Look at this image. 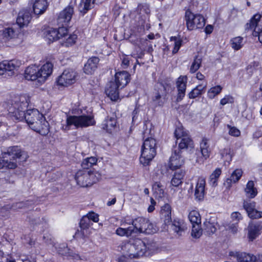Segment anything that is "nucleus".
Returning <instances> with one entry per match:
<instances>
[{
  "mask_svg": "<svg viewBox=\"0 0 262 262\" xmlns=\"http://www.w3.org/2000/svg\"><path fill=\"white\" fill-rule=\"evenodd\" d=\"M58 36L61 45L65 47L72 46L75 44L77 38L76 34H59Z\"/></svg>",
  "mask_w": 262,
  "mask_h": 262,
  "instance_id": "obj_22",
  "label": "nucleus"
},
{
  "mask_svg": "<svg viewBox=\"0 0 262 262\" xmlns=\"http://www.w3.org/2000/svg\"><path fill=\"white\" fill-rule=\"evenodd\" d=\"M204 230L208 234H212L216 231V224L212 222L211 220L205 221L204 223Z\"/></svg>",
  "mask_w": 262,
  "mask_h": 262,
  "instance_id": "obj_43",
  "label": "nucleus"
},
{
  "mask_svg": "<svg viewBox=\"0 0 262 262\" xmlns=\"http://www.w3.org/2000/svg\"><path fill=\"white\" fill-rule=\"evenodd\" d=\"M205 185V179L203 177L199 178L195 185L194 190L195 199L198 201L203 200L204 198Z\"/></svg>",
  "mask_w": 262,
  "mask_h": 262,
  "instance_id": "obj_19",
  "label": "nucleus"
},
{
  "mask_svg": "<svg viewBox=\"0 0 262 262\" xmlns=\"http://www.w3.org/2000/svg\"><path fill=\"white\" fill-rule=\"evenodd\" d=\"M100 176L89 169H84L77 171L75 179L77 184L81 187H88L96 183Z\"/></svg>",
  "mask_w": 262,
  "mask_h": 262,
  "instance_id": "obj_8",
  "label": "nucleus"
},
{
  "mask_svg": "<svg viewBox=\"0 0 262 262\" xmlns=\"http://www.w3.org/2000/svg\"><path fill=\"white\" fill-rule=\"evenodd\" d=\"M262 225L260 223H251L248 226V237L252 241L260 234Z\"/></svg>",
  "mask_w": 262,
  "mask_h": 262,
  "instance_id": "obj_25",
  "label": "nucleus"
},
{
  "mask_svg": "<svg viewBox=\"0 0 262 262\" xmlns=\"http://www.w3.org/2000/svg\"><path fill=\"white\" fill-rule=\"evenodd\" d=\"M95 123L94 117L91 115L69 116L66 119V124L63 125L62 129L64 131H68L70 129L71 126L72 125L77 128L79 127H86L93 125Z\"/></svg>",
  "mask_w": 262,
  "mask_h": 262,
  "instance_id": "obj_6",
  "label": "nucleus"
},
{
  "mask_svg": "<svg viewBox=\"0 0 262 262\" xmlns=\"http://www.w3.org/2000/svg\"><path fill=\"white\" fill-rule=\"evenodd\" d=\"M122 59V66L123 69H126L129 65V60L126 56H123Z\"/></svg>",
  "mask_w": 262,
  "mask_h": 262,
  "instance_id": "obj_61",
  "label": "nucleus"
},
{
  "mask_svg": "<svg viewBox=\"0 0 262 262\" xmlns=\"http://www.w3.org/2000/svg\"><path fill=\"white\" fill-rule=\"evenodd\" d=\"M48 7L47 0H36L33 5L34 14L40 15L45 12Z\"/></svg>",
  "mask_w": 262,
  "mask_h": 262,
  "instance_id": "obj_27",
  "label": "nucleus"
},
{
  "mask_svg": "<svg viewBox=\"0 0 262 262\" xmlns=\"http://www.w3.org/2000/svg\"><path fill=\"white\" fill-rule=\"evenodd\" d=\"M255 202L250 201H244L243 207L246 210L248 215L249 213L251 212L252 210L255 209Z\"/></svg>",
  "mask_w": 262,
  "mask_h": 262,
  "instance_id": "obj_51",
  "label": "nucleus"
},
{
  "mask_svg": "<svg viewBox=\"0 0 262 262\" xmlns=\"http://www.w3.org/2000/svg\"><path fill=\"white\" fill-rule=\"evenodd\" d=\"M188 218L192 225L200 224L201 219L200 213L196 210H192L189 213Z\"/></svg>",
  "mask_w": 262,
  "mask_h": 262,
  "instance_id": "obj_40",
  "label": "nucleus"
},
{
  "mask_svg": "<svg viewBox=\"0 0 262 262\" xmlns=\"http://www.w3.org/2000/svg\"><path fill=\"white\" fill-rule=\"evenodd\" d=\"M27 106L28 103L27 101H22L20 102H15L13 105L14 110L12 111L10 108V112L12 114V116L16 120L23 121L25 119L29 125L33 124L37 119L43 117L36 109L29 110L25 113Z\"/></svg>",
  "mask_w": 262,
  "mask_h": 262,
  "instance_id": "obj_2",
  "label": "nucleus"
},
{
  "mask_svg": "<svg viewBox=\"0 0 262 262\" xmlns=\"http://www.w3.org/2000/svg\"><path fill=\"white\" fill-rule=\"evenodd\" d=\"M126 38L129 39L130 42L137 45L140 48L146 44V39L139 38L137 36V34H130V35L126 34Z\"/></svg>",
  "mask_w": 262,
  "mask_h": 262,
  "instance_id": "obj_35",
  "label": "nucleus"
},
{
  "mask_svg": "<svg viewBox=\"0 0 262 262\" xmlns=\"http://www.w3.org/2000/svg\"><path fill=\"white\" fill-rule=\"evenodd\" d=\"M227 127L229 129V134L230 135L234 137H239L240 136L241 132L236 127L227 125Z\"/></svg>",
  "mask_w": 262,
  "mask_h": 262,
  "instance_id": "obj_55",
  "label": "nucleus"
},
{
  "mask_svg": "<svg viewBox=\"0 0 262 262\" xmlns=\"http://www.w3.org/2000/svg\"><path fill=\"white\" fill-rule=\"evenodd\" d=\"M160 216L165 225L171 222V208L170 205L165 204L161 207Z\"/></svg>",
  "mask_w": 262,
  "mask_h": 262,
  "instance_id": "obj_24",
  "label": "nucleus"
},
{
  "mask_svg": "<svg viewBox=\"0 0 262 262\" xmlns=\"http://www.w3.org/2000/svg\"><path fill=\"white\" fill-rule=\"evenodd\" d=\"M6 64L4 61L0 62V75H3L6 72Z\"/></svg>",
  "mask_w": 262,
  "mask_h": 262,
  "instance_id": "obj_62",
  "label": "nucleus"
},
{
  "mask_svg": "<svg viewBox=\"0 0 262 262\" xmlns=\"http://www.w3.org/2000/svg\"><path fill=\"white\" fill-rule=\"evenodd\" d=\"M187 79L186 76H180L177 80L176 86L178 90L177 101H181L185 95Z\"/></svg>",
  "mask_w": 262,
  "mask_h": 262,
  "instance_id": "obj_17",
  "label": "nucleus"
},
{
  "mask_svg": "<svg viewBox=\"0 0 262 262\" xmlns=\"http://www.w3.org/2000/svg\"><path fill=\"white\" fill-rule=\"evenodd\" d=\"M248 216L251 219H259L262 217V211H258L256 209L249 213Z\"/></svg>",
  "mask_w": 262,
  "mask_h": 262,
  "instance_id": "obj_57",
  "label": "nucleus"
},
{
  "mask_svg": "<svg viewBox=\"0 0 262 262\" xmlns=\"http://www.w3.org/2000/svg\"><path fill=\"white\" fill-rule=\"evenodd\" d=\"M22 155L20 149L17 146L9 147L7 152L5 153L4 159L0 160V169L6 168L8 169H14L17 166L16 159L20 158ZM4 173L0 174V179H4L6 182L13 183L14 179L13 176L8 173L6 176L3 177Z\"/></svg>",
  "mask_w": 262,
  "mask_h": 262,
  "instance_id": "obj_1",
  "label": "nucleus"
},
{
  "mask_svg": "<svg viewBox=\"0 0 262 262\" xmlns=\"http://www.w3.org/2000/svg\"><path fill=\"white\" fill-rule=\"evenodd\" d=\"M247 71L250 75H257L261 73V67L258 62H253L248 66Z\"/></svg>",
  "mask_w": 262,
  "mask_h": 262,
  "instance_id": "obj_37",
  "label": "nucleus"
},
{
  "mask_svg": "<svg viewBox=\"0 0 262 262\" xmlns=\"http://www.w3.org/2000/svg\"><path fill=\"white\" fill-rule=\"evenodd\" d=\"M133 225L134 233H145L146 234H152L157 232V229L147 219L138 217L131 222Z\"/></svg>",
  "mask_w": 262,
  "mask_h": 262,
  "instance_id": "obj_9",
  "label": "nucleus"
},
{
  "mask_svg": "<svg viewBox=\"0 0 262 262\" xmlns=\"http://www.w3.org/2000/svg\"><path fill=\"white\" fill-rule=\"evenodd\" d=\"M148 249L145 243L140 238L130 239L122 247L125 256L130 258L143 256Z\"/></svg>",
  "mask_w": 262,
  "mask_h": 262,
  "instance_id": "obj_4",
  "label": "nucleus"
},
{
  "mask_svg": "<svg viewBox=\"0 0 262 262\" xmlns=\"http://www.w3.org/2000/svg\"><path fill=\"white\" fill-rule=\"evenodd\" d=\"M246 196L249 199L254 198L257 194L256 188L254 187L253 181H250L246 185L245 188Z\"/></svg>",
  "mask_w": 262,
  "mask_h": 262,
  "instance_id": "obj_33",
  "label": "nucleus"
},
{
  "mask_svg": "<svg viewBox=\"0 0 262 262\" xmlns=\"http://www.w3.org/2000/svg\"><path fill=\"white\" fill-rule=\"evenodd\" d=\"M31 19V15L28 10H23L18 13L16 23L20 28L27 26Z\"/></svg>",
  "mask_w": 262,
  "mask_h": 262,
  "instance_id": "obj_21",
  "label": "nucleus"
},
{
  "mask_svg": "<svg viewBox=\"0 0 262 262\" xmlns=\"http://www.w3.org/2000/svg\"><path fill=\"white\" fill-rule=\"evenodd\" d=\"M166 90V88L162 85L161 88H159L158 91L155 93V95L152 97V100L156 106H162L164 104V101L162 99H164L165 94L163 92Z\"/></svg>",
  "mask_w": 262,
  "mask_h": 262,
  "instance_id": "obj_28",
  "label": "nucleus"
},
{
  "mask_svg": "<svg viewBox=\"0 0 262 262\" xmlns=\"http://www.w3.org/2000/svg\"><path fill=\"white\" fill-rule=\"evenodd\" d=\"M148 125L151 127V124L149 123H145L144 124V127H145L146 129H145L143 132V138L147 137L148 135L151 134V128L150 127L149 128H147Z\"/></svg>",
  "mask_w": 262,
  "mask_h": 262,
  "instance_id": "obj_59",
  "label": "nucleus"
},
{
  "mask_svg": "<svg viewBox=\"0 0 262 262\" xmlns=\"http://www.w3.org/2000/svg\"><path fill=\"white\" fill-rule=\"evenodd\" d=\"M185 176V172L182 170L176 171L173 175L171 184L174 187H178L182 183V180Z\"/></svg>",
  "mask_w": 262,
  "mask_h": 262,
  "instance_id": "obj_36",
  "label": "nucleus"
},
{
  "mask_svg": "<svg viewBox=\"0 0 262 262\" xmlns=\"http://www.w3.org/2000/svg\"><path fill=\"white\" fill-rule=\"evenodd\" d=\"M245 30L252 33H262V17L259 13L254 15L245 26Z\"/></svg>",
  "mask_w": 262,
  "mask_h": 262,
  "instance_id": "obj_12",
  "label": "nucleus"
},
{
  "mask_svg": "<svg viewBox=\"0 0 262 262\" xmlns=\"http://www.w3.org/2000/svg\"><path fill=\"white\" fill-rule=\"evenodd\" d=\"M129 73L126 71L119 72L116 73L113 81L120 86V89H122L129 81Z\"/></svg>",
  "mask_w": 262,
  "mask_h": 262,
  "instance_id": "obj_20",
  "label": "nucleus"
},
{
  "mask_svg": "<svg viewBox=\"0 0 262 262\" xmlns=\"http://www.w3.org/2000/svg\"><path fill=\"white\" fill-rule=\"evenodd\" d=\"M185 18L189 31H195L196 29L203 28L205 25V20L203 15L194 14L189 10L186 11Z\"/></svg>",
  "mask_w": 262,
  "mask_h": 262,
  "instance_id": "obj_10",
  "label": "nucleus"
},
{
  "mask_svg": "<svg viewBox=\"0 0 262 262\" xmlns=\"http://www.w3.org/2000/svg\"><path fill=\"white\" fill-rule=\"evenodd\" d=\"M99 58L93 57L88 59L83 68L84 72L88 75L92 74L98 67Z\"/></svg>",
  "mask_w": 262,
  "mask_h": 262,
  "instance_id": "obj_23",
  "label": "nucleus"
},
{
  "mask_svg": "<svg viewBox=\"0 0 262 262\" xmlns=\"http://www.w3.org/2000/svg\"><path fill=\"white\" fill-rule=\"evenodd\" d=\"M171 228L172 230L179 236H181L185 230V225L182 221L176 219L172 223Z\"/></svg>",
  "mask_w": 262,
  "mask_h": 262,
  "instance_id": "obj_31",
  "label": "nucleus"
},
{
  "mask_svg": "<svg viewBox=\"0 0 262 262\" xmlns=\"http://www.w3.org/2000/svg\"><path fill=\"white\" fill-rule=\"evenodd\" d=\"M229 229L230 232H232L233 234H235L238 230L237 225L234 224H232L231 226H230Z\"/></svg>",
  "mask_w": 262,
  "mask_h": 262,
  "instance_id": "obj_64",
  "label": "nucleus"
},
{
  "mask_svg": "<svg viewBox=\"0 0 262 262\" xmlns=\"http://www.w3.org/2000/svg\"><path fill=\"white\" fill-rule=\"evenodd\" d=\"M97 159L96 157H91L83 160L81 166L83 169H88L89 167L96 164Z\"/></svg>",
  "mask_w": 262,
  "mask_h": 262,
  "instance_id": "obj_44",
  "label": "nucleus"
},
{
  "mask_svg": "<svg viewBox=\"0 0 262 262\" xmlns=\"http://www.w3.org/2000/svg\"><path fill=\"white\" fill-rule=\"evenodd\" d=\"M234 102V98L230 95H226L220 100V104L222 105H225L227 103H232Z\"/></svg>",
  "mask_w": 262,
  "mask_h": 262,
  "instance_id": "obj_56",
  "label": "nucleus"
},
{
  "mask_svg": "<svg viewBox=\"0 0 262 262\" xmlns=\"http://www.w3.org/2000/svg\"><path fill=\"white\" fill-rule=\"evenodd\" d=\"M200 148L203 157L205 160L209 158L211 151L209 140L206 138H203L200 142Z\"/></svg>",
  "mask_w": 262,
  "mask_h": 262,
  "instance_id": "obj_26",
  "label": "nucleus"
},
{
  "mask_svg": "<svg viewBox=\"0 0 262 262\" xmlns=\"http://www.w3.org/2000/svg\"><path fill=\"white\" fill-rule=\"evenodd\" d=\"M223 87L220 85L211 87L207 92L208 98L210 99H213L221 93Z\"/></svg>",
  "mask_w": 262,
  "mask_h": 262,
  "instance_id": "obj_39",
  "label": "nucleus"
},
{
  "mask_svg": "<svg viewBox=\"0 0 262 262\" xmlns=\"http://www.w3.org/2000/svg\"><path fill=\"white\" fill-rule=\"evenodd\" d=\"M29 126L32 129L43 136L47 135L49 132V123L44 117L37 119Z\"/></svg>",
  "mask_w": 262,
  "mask_h": 262,
  "instance_id": "obj_14",
  "label": "nucleus"
},
{
  "mask_svg": "<svg viewBox=\"0 0 262 262\" xmlns=\"http://www.w3.org/2000/svg\"><path fill=\"white\" fill-rule=\"evenodd\" d=\"M157 142L151 137L144 140L141 148L140 161L143 165H148L156 155Z\"/></svg>",
  "mask_w": 262,
  "mask_h": 262,
  "instance_id": "obj_7",
  "label": "nucleus"
},
{
  "mask_svg": "<svg viewBox=\"0 0 262 262\" xmlns=\"http://www.w3.org/2000/svg\"><path fill=\"white\" fill-rule=\"evenodd\" d=\"M201 63L202 59L196 56L190 66V72L191 73H195L200 68Z\"/></svg>",
  "mask_w": 262,
  "mask_h": 262,
  "instance_id": "obj_50",
  "label": "nucleus"
},
{
  "mask_svg": "<svg viewBox=\"0 0 262 262\" xmlns=\"http://www.w3.org/2000/svg\"><path fill=\"white\" fill-rule=\"evenodd\" d=\"M200 225V224L193 225L192 226L191 235L194 238H198L202 234V230Z\"/></svg>",
  "mask_w": 262,
  "mask_h": 262,
  "instance_id": "obj_49",
  "label": "nucleus"
},
{
  "mask_svg": "<svg viewBox=\"0 0 262 262\" xmlns=\"http://www.w3.org/2000/svg\"><path fill=\"white\" fill-rule=\"evenodd\" d=\"M58 36H60V35L58 34H45L43 38L48 43H50L54 41L59 40Z\"/></svg>",
  "mask_w": 262,
  "mask_h": 262,
  "instance_id": "obj_54",
  "label": "nucleus"
},
{
  "mask_svg": "<svg viewBox=\"0 0 262 262\" xmlns=\"http://www.w3.org/2000/svg\"><path fill=\"white\" fill-rule=\"evenodd\" d=\"M53 67V64L49 61L40 67L35 64L31 65L25 70L24 77L26 80H36L38 83L42 84L52 74Z\"/></svg>",
  "mask_w": 262,
  "mask_h": 262,
  "instance_id": "obj_3",
  "label": "nucleus"
},
{
  "mask_svg": "<svg viewBox=\"0 0 262 262\" xmlns=\"http://www.w3.org/2000/svg\"><path fill=\"white\" fill-rule=\"evenodd\" d=\"M231 218L233 221H239L242 219L241 214L238 212H234L231 214Z\"/></svg>",
  "mask_w": 262,
  "mask_h": 262,
  "instance_id": "obj_60",
  "label": "nucleus"
},
{
  "mask_svg": "<svg viewBox=\"0 0 262 262\" xmlns=\"http://www.w3.org/2000/svg\"><path fill=\"white\" fill-rule=\"evenodd\" d=\"M95 0H81L78 6V10L82 15H84L93 7Z\"/></svg>",
  "mask_w": 262,
  "mask_h": 262,
  "instance_id": "obj_30",
  "label": "nucleus"
},
{
  "mask_svg": "<svg viewBox=\"0 0 262 262\" xmlns=\"http://www.w3.org/2000/svg\"><path fill=\"white\" fill-rule=\"evenodd\" d=\"M120 89H121L120 86L113 81H111L105 88V93L112 100L116 101L119 98Z\"/></svg>",
  "mask_w": 262,
  "mask_h": 262,
  "instance_id": "obj_18",
  "label": "nucleus"
},
{
  "mask_svg": "<svg viewBox=\"0 0 262 262\" xmlns=\"http://www.w3.org/2000/svg\"><path fill=\"white\" fill-rule=\"evenodd\" d=\"M76 76L75 71L70 69L66 70L58 77L57 82L59 85L67 86L75 82Z\"/></svg>",
  "mask_w": 262,
  "mask_h": 262,
  "instance_id": "obj_13",
  "label": "nucleus"
},
{
  "mask_svg": "<svg viewBox=\"0 0 262 262\" xmlns=\"http://www.w3.org/2000/svg\"><path fill=\"white\" fill-rule=\"evenodd\" d=\"M182 151L175 149L172 152L169 159V166L171 169L174 170L180 168L184 163V159L182 155Z\"/></svg>",
  "mask_w": 262,
  "mask_h": 262,
  "instance_id": "obj_15",
  "label": "nucleus"
},
{
  "mask_svg": "<svg viewBox=\"0 0 262 262\" xmlns=\"http://www.w3.org/2000/svg\"><path fill=\"white\" fill-rule=\"evenodd\" d=\"M4 64H6V71H12L19 67V63L14 60L10 61H4Z\"/></svg>",
  "mask_w": 262,
  "mask_h": 262,
  "instance_id": "obj_48",
  "label": "nucleus"
},
{
  "mask_svg": "<svg viewBox=\"0 0 262 262\" xmlns=\"http://www.w3.org/2000/svg\"><path fill=\"white\" fill-rule=\"evenodd\" d=\"M174 136L177 139L176 142H178L179 139L184 138L185 136H189L183 126H179L176 128Z\"/></svg>",
  "mask_w": 262,
  "mask_h": 262,
  "instance_id": "obj_46",
  "label": "nucleus"
},
{
  "mask_svg": "<svg viewBox=\"0 0 262 262\" xmlns=\"http://www.w3.org/2000/svg\"><path fill=\"white\" fill-rule=\"evenodd\" d=\"M117 121L115 117H108L102 124V127L108 133H111L116 125Z\"/></svg>",
  "mask_w": 262,
  "mask_h": 262,
  "instance_id": "obj_32",
  "label": "nucleus"
},
{
  "mask_svg": "<svg viewBox=\"0 0 262 262\" xmlns=\"http://www.w3.org/2000/svg\"><path fill=\"white\" fill-rule=\"evenodd\" d=\"M57 251L59 254L63 256H73L66 244L60 245L59 247L57 248Z\"/></svg>",
  "mask_w": 262,
  "mask_h": 262,
  "instance_id": "obj_52",
  "label": "nucleus"
},
{
  "mask_svg": "<svg viewBox=\"0 0 262 262\" xmlns=\"http://www.w3.org/2000/svg\"><path fill=\"white\" fill-rule=\"evenodd\" d=\"M170 41L171 42H173L174 43V47L172 51V54H174L178 52L180 48L181 47L182 45V39L180 38V36L178 35V36L171 37Z\"/></svg>",
  "mask_w": 262,
  "mask_h": 262,
  "instance_id": "obj_47",
  "label": "nucleus"
},
{
  "mask_svg": "<svg viewBox=\"0 0 262 262\" xmlns=\"http://www.w3.org/2000/svg\"><path fill=\"white\" fill-rule=\"evenodd\" d=\"M116 233L120 236H126L129 237L134 233V231L132 226H129L128 228H124L119 227L116 230Z\"/></svg>",
  "mask_w": 262,
  "mask_h": 262,
  "instance_id": "obj_41",
  "label": "nucleus"
},
{
  "mask_svg": "<svg viewBox=\"0 0 262 262\" xmlns=\"http://www.w3.org/2000/svg\"><path fill=\"white\" fill-rule=\"evenodd\" d=\"M243 174V171L241 169H236L231 173L230 178H227L224 183V185L227 187H230L232 183L237 182L241 178Z\"/></svg>",
  "mask_w": 262,
  "mask_h": 262,
  "instance_id": "obj_29",
  "label": "nucleus"
},
{
  "mask_svg": "<svg viewBox=\"0 0 262 262\" xmlns=\"http://www.w3.org/2000/svg\"><path fill=\"white\" fill-rule=\"evenodd\" d=\"M73 13L74 5L71 3L68 7L60 13L58 16V20L60 23H65L64 25L59 27L57 30L48 26H44L42 27V31L44 33H55L56 32L57 33H65L73 31L71 27H68L67 24L71 20Z\"/></svg>",
  "mask_w": 262,
  "mask_h": 262,
  "instance_id": "obj_5",
  "label": "nucleus"
},
{
  "mask_svg": "<svg viewBox=\"0 0 262 262\" xmlns=\"http://www.w3.org/2000/svg\"><path fill=\"white\" fill-rule=\"evenodd\" d=\"M161 187H162V185L160 182H156L153 185V188L155 190L158 189V190L160 192L162 191V192H163V189L161 188Z\"/></svg>",
  "mask_w": 262,
  "mask_h": 262,
  "instance_id": "obj_63",
  "label": "nucleus"
},
{
  "mask_svg": "<svg viewBox=\"0 0 262 262\" xmlns=\"http://www.w3.org/2000/svg\"><path fill=\"white\" fill-rule=\"evenodd\" d=\"M136 12L138 15L139 24L145 27L148 28L150 10L149 6L146 3L139 4L136 9Z\"/></svg>",
  "mask_w": 262,
  "mask_h": 262,
  "instance_id": "obj_11",
  "label": "nucleus"
},
{
  "mask_svg": "<svg viewBox=\"0 0 262 262\" xmlns=\"http://www.w3.org/2000/svg\"><path fill=\"white\" fill-rule=\"evenodd\" d=\"M80 227L81 229H84L89 228L92 225V222L86 215L83 216L80 222Z\"/></svg>",
  "mask_w": 262,
  "mask_h": 262,
  "instance_id": "obj_53",
  "label": "nucleus"
},
{
  "mask_svg": "<svg viewBox=\"0 0 262 262\" xmlns=\"http://www.w3.org/2000/svg\"><path fill=\"white\" fill-rule=\"evenodd\" d=\"M222 171L220 168H216L210 176L209 184L213 187L217 185V182L219 177L221 174Z\"/></svg>",
  "mask_w": 262,
  "mask_h": 262,
  "instance_id": "obj_42",
  "label": "nucleus"
},
{
  "mask_svg": "<svg viewBox=\"0 0 262 262\" xmlns=\"http://www.w3.org/2000/svg\"><path fill=\"white\" fill-rule=\"evenodd\" d=\"M231 45L235 50H239L243 45V38L240 36L233 38L231 40Z\"/></svg>",
  "mask_w": 262,
  "mask_h": 262,
  "instance_id": "obj_45",
  "label": "nucleus"
},
{
  "mask_svg": "<svg viewBox=\"0 0 262 262\" xmlns=\"http://www.w3.org/2000/svg\"><path fill=\"white\" fill-rule=\"evenodd\" d=\"M177 143H179V147L177 149H179L180 151L182 149H187L189 147H191L192 145V141L189 136H185L184 138H182L179 140Z\"/></svg>",
  "mask_w": 262,
  "mask_h": 262,
  "instance_id": "obj_38",
  "label": "nucleus"
},
{
  "mask_svg": "<svg viewBox=\"0 0 262 262\" xmlns=\"http://www.w3.org/2000/svg\"><path fill=\"white\" fill-rule=\"evenodd\" d=\"M229 256L236 258L238 262H255L256 257L250 253L236 251H230Z\"/></svg>",
  "mask_w": 262,
  "mask_h": 262,
  "instance_id": "obj_16",
  "label": "nucleus"
},
{
  "mask_svg": "<svg viewBox=\"0 0 262 262\" xmlns=\"http://www.w3.org/2000/svg\"><path fill=\"white\" fill-rule=\"evenodd\" d=\"M207 86V83H202L194 88L189 94L188 97L190 99H194L202 95L205 91Z\"/></svg>",
  "mask_w": 262,
  "mask_h": 262,
  "instance_id": "obj_34",
  "label": "nucleus"
},
{
  "mask_svg": "<svg viewBox=\"0 0 262 262\" xmlns=\"http://www.w3.org/2000/svg\"><path fill=\"white\" fill-rule=\"evenodd\" d=\"M90 221L94 222H98L99 221V215L94 212H90L86 215Z\"/></svg>",
  "mask_w": 262,
  "mask_h": 262,
  "instance_id": "obj_58",
  "label": "nucleus"
}]
</instances>
